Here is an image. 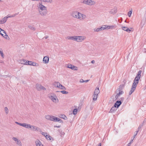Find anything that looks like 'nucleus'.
<instances>
[{
    "mask_svg": "<svg viewBox=\"0 0 146 146\" xmlns=\"http://www.w3.org/2000/svg\"><path fill=\"white\" fill-rule=\"evenodd\" d=\"M141 71H139L136 77H135L133 83L132 84L131 90L129 93V95H131L135 90L137 85L138 83L139 80L140 78L141 74Z\"/></svg>",
    "mask_w": 146,
    "mask_h": 146,
    "instance_id": "f257e3e1",
    "label": "nucleus"
},
{
    "mask_svg": "<svg viewBox=\"0 0 146 146\" xmlns=\"http://www.w3.org/2000/svg\"><path fill=\"white\" fill-rule=\"evenodd\" d=\"M49 98L54 103H56L58 101L56 95L54 93H51L48 95Z\"/></svg>",
    "mask_w": 146,
    "mask_h": 146,
    "instance_id": "f03ea898",
    "label": "nucleus"
},
{
    "mask_svg": "<svg viewBox=\"0 0 146 146\" xmlns=\"http://www.w3.org/2000/svg\"><path fill=\"white\" fill-rule=\"evenodd\" d=\"M81 3L90 6L94 5L96 3L95 1L92 0H84L81 1Z\"/></svg>",
    "mask_w": 146,
    "mask_h": 146,
    "instance_id": "7ed1b4c3",
    "label": "nucleus"
},
{
    "mask_svg": "<svg viewBox=\"0 0 146 146\" xmlns=\"http://www.w3.org/2000/svg\"><path fill=\"white\" fill-rule=\"evenodd\" d=\"M19 13H16L15 14L12 15H8L7 17H5L3 18L2 20H0V24H3L5 23L7 21V19L9 17H15L16 15H17Z\"/></svg>",
    "mask_w": 146,
    "mask_h": 146,
    "instance_id": "20e7f679",
    "label": "nucleus"
},
{
    "mask_svg": "<svg viewBox=\"0 0 146 146\" xmlns=\"http://www.w3.org/2000/svg\"><path fill=\"white\" fill-rule=\"evenodd\" d=\"M50 119L49 120L52 121L54 122H60V123H62V120L59 118L57 117L52 115H51Z\"/></svg>",
    "mask_w": 146,
    "mask_h": 146,
    "instance_id": "39448f33",
    "label": "nucleus"
},
{
    "mask_svg": "<svg viewBox=\"0 0 146 146\" xmlns=\"http://www.w3.org/2000/svg\"><path fill=\"white\" fill-rule=\"evenodd\" d=\"M86 37L82 36H76L75 41L78 42H81L84 40Z\"/></svg>",
    "mask_w": 146,
    "mask_h": 146,
    "instance_id": "423d86ee",
    "label": "nucleus"
},
{
    "mask_svg": "<svg viewBox=\"0 0 146 146\" xmlns=\"http://www.w3.org/2000/svg\"><path fill=\"white\" fill-rule=\"evenodd\" d=\"M36 89L38 91L41 90H46V88L40 84H37L36 85Z\"/></svg>",
    "mask_w": 146,
    "mask_h": 146,
    "instance_id": "0eeeda50",
    "label": "nucleus"
},
{
    "mask_svg": "<svg viewBox=\"0 0 146 146\" xmlns=\"http://www.w3.org/2000/svg\"><path fill=\"white\" fill-rule=\"evenodd\" d=\"M86 17V16L85 15L78 12L77 18H78L80 20H83Z\"/></svg>",
    "mask_w": 146,
    "mask_h": 146,
    "instance_id": "6e6552de",
    "label": "nucleus"
},
{
    "mask_svg": "<svg viewBox=\"0 0 146 146\" xmlns=\"http://www.w3.org/2000/svg\"><path fill=\"white\" fill-rule=\"evenodd\" d=\"M12 139L15 141V143L17 145L19 146H22V144L20 140L15 137H13Z\"/></svg>",
    "mask_w": 146,
    "mask_h": 146,
    "instance_id": "1a4fd4ad",
    "label": "nucleus"
},
{
    "mask_svg": "<svg viewBox=\"0 0 146 146\" xmlns=\"http://www.w3.org/2000/svg\"><path fill=\"white\" fill-rule=\"evenodd\" d=\"M40 14L42 16L46 15L48 12L47 10H39Z\"/></svg>",
    "mask_w": 146,
    "mask_h": 146,
    "instance_id": "9d476101",
    "label": "nucleus"
},
{
    "mask_svg": "<svg viewBox=\"0 0 146 146\" xmlns=\"http://www.w3.org/2000/svg\"><path fill=\"white\" fill-rule=\"evenodd\" d=\"M117 92H119L115 96V98L117 99L120 95L122 94L123 93V92L120 89H117Z\"/></svg>",
    "mask_w": 146,
    "mask_h": 146,
    "instance_id": "9b49d317",
    "label": "nucleus"
},
{
    "mask_svg": "<svg viewBox=\"0 0 146 146\" xmlns=\"http://www.w3.org/2000/svg\"><path fill=\"white\" fill-rule=\"evenodd\" d=\"M22 126L26 128L29 129L31 128V125L26 123H22Z\"/></svg>",
    "mask_w": 146,
    "mask_h": 146,
    "instance_id": "f8f14e48",
    "label": "nucleus"
},
{
    "mask_svg": "<svg viewBox=\"0 0 146 146\" xmlns=\"http://www.w3.org/2000/svg\"><path fill=\"white\" fill-rule=\"evenodd\" d=\"M49 60V57L46 56L44 57L43 58V62L45 64H47Z\"/></svg>",
    "mask_w": 146,
    "mask_h": 146,
    "instance_id": "ddd939ff",
    "label": "nucleus"
},
{
    "mask_svg": "<svg viewBox=\"0 0 146 146\" xmlns=\"http://www.w3.org/2000/svg\"><path fill=\"white\" fill-rule=\"evenodd\" d=\"M122 102L120 101H117L115 104L114 106L116 108H118L121 104Z\"/></svg>",
    "mask_w": 146,
    "mask_h": 146,
    "instance_id": "4468645a",
    "label": "nucleus"
},
{
    "mask_svg": "<svg viewBox=\"0 0 146 146\" xmlns=\"http://www.w3.org/2000/svg\"><path fill=\"white\" fill-rule=\"evenodd\" d=\"M66 39L75 41L76 36H68L66 38Z\"/></svg>",
    "mask_w": 146,
    "mask_h": 146,
    "instance_id": "2eb2a0df",
    "label": "nucleus"
},
{
    "mask_svg": "<svg viewBox=\"0 0 146 146\" xmlns=\"http://www.w3.org/2000/svg\"><path fill=\"white\" fill-rule=\"evenodd\" d=\"M35 143L36 146H44L43 145L38 139L37 140L35 141Z\"/></svg>",
    "mask_w": 146,
    "mask_h": 146,
    "instance_id": "dca6fc26",
    "label": "nucleus"
},
{
    "mask_svg": "<svg viewBox=\"0 0 146 146\" xmlns=\"http://www.w3.org/2000/svg\"><path fill=\"white\" fill-rule=\"evenodd\" d=\"M122 29L124 31H125L128 33H130L131 30L129 29V28L127 27H121Z\"/></svg>",
    "mask_w": 146,
    "mask_h": 146,
    "instance_id": "f3484780",
    "label": "nucleus"
},
{
    "mask_svg": "<svg viewBox=\"0 0 146 146\" xmlns=\"http://www.w3.org/2000/svg\"><path fill=\"white\" fill-rule=\"evenodd\" d=\"M78 13L77 11L73 12L71 14L72 16L74 17L77 18Z\"/></svg>",
    "mask_w": 146,
    "mask_h": 146,
    "instance_id": "a211bd4d",
    "label": "nucleus"
},
{
    "mask_svg": "<svg viewBox=\"0 0 146 146\" xmlns=\"http://www.w3.org/2000/svg\"><path fill=\"white\" fill-rule=\"evenodd\" d=\"M60 83L59 82H55L54 83V86L56 87L59 88L60 85Z\"/></svg>",
    "mask_w": 146,
    "mask_h": 146,
    "instance_id": "6ab92c4d",
    "label": "nucleus"
},
{
    "mask_svg": "<svg viewBox=\"0 0 146 146\" xmlns=\"http://www.w3.org/2000/svg\"><path fill=\"white\" fill-rule=\"evenodd\" d=\"M115 108L116 107H115L114 106H113L110 111L109 113H113L116 110Z\"/></svg>",
    "mask_w": 146,
    "mask_h": 146,
    "instance_id": "aec40b11",
    "label": "nucleus"
},
{
    "mask_svg": "<svg viewBox=\"0 0 146 146\" xmlns=\"http://www.w3.org/2000/svg\"><path fill=\"white\" fill-rule=\"evenodd\" d=\"M100 91L99 89V88H96V89H95V91L94 92V93L97 95H98V94L100 93Z\"/></svg>",
    "mask_w": 146,
    "mask_h": 146,
    "instance_id": "412c9836",
    "label": "nucleus"
},
{
    "mask_svg": "<svg viewBox=\"0 0 146 146\" xmlns=\"http://www.w3.org/2000/svg\"><path fill=\"white\" fill-rule=\"evenodd\" d=\"M20 62L21 64L26 65L27 64V61L25 60H20Z\"/></svg>",
    "mask_w": 146,
    "mask_h": 146,
    "instance_id": "4be33fe9",
    "label": "nucleus"
},
{
    "mask_svg": "<svg viewBox=\"0 0 146 146\" xmlns=\"http://www.w3.org/2000/svg\"><path fill=\"white\" fill-rule=\"evenodd\" d=\"M98 95L94 94L93 95V100L94 101H96L97 100Z\"/></svg>",
    "mask_w": 146,
    "mask_h": 146,
    "instance_id": "5701e85b",
    "label": "nucleus"
},
{
    "mask_svg": "<svg viewBox=\"0 0 146 146\" xmlns=\"http://www.w3.org/2000/svg\"><path fill=\"white\" fill-rule=\"evenodd\" d=\"M117 12V10H111L109 11L110 13L112 14H114L116 13Z\"/></svg>",
    "mask_w": 146,
    "mask_h": 146,
    "instance_id": "b1692460",
    "label": "nucleus"
},
{
    "mask_svg": "<svg viewBox=\"0 0 146 146\" xmlns=\"http://www.w3.org/2000/svg\"><path fill=\"white\" fill-rule=\"evenodd\" d=\"M35 131H38L40 132H42V130L40 128L36 127V129Z\"/></svg>",
    "mask_w": 146,
    "mask_h": 146,
    "instance_id": "393cba45",
    "label": "nucleus"
},
{
    "mask_svg": "<svg viewBox=\"0 0 146 146\" xmlns=\"http://www.w3.org/2000/svg\"><path fill=\"white\" fill-rule=\"evenodd\" d=\"M39 7L40 9H44L46 8L45 6L42 5L41 4H40Z\"/></svg>",
    "mask_w": 146,
    "mask_h": 146,
    "instance_id": "a878e982",
    "label": "nucleus"
},
{
    "mask_svg": "<svg viewBox=\"0 0 146 146\" xmlns=\"http://www.w3.org/2000/svg\"><path fill=\"white\" fill-rule=\"evenodd\" d=\"M28 27L30 29L33 31H35V28L32 26L29 25L28 26Z\"/></svg>",
    "mask_w": 146,
    "mask_h": 146,
    "instance_id": "bb28decb",
    "label": "nucleus"
},
{
    "mask_svg": "<svg viewBox=\"0 0 146 146\" xmlns=\"http://www.w3.org/2000/svg\"><path fill=\"white\" fill-rule=\"evenodd\" d=\"M36 126H35L34 125H31V128H30L31 129L32 131H35V130L36 128Z\"/></svg>",
    "mask_w": 146,
    "mask_h": 146,
    "instance_id": "cd10ccee",
    "label": "nucleus"
},
{
    "mask_svg": "<svg viewBox=\"0 0 146 146\" xmlns=\"http://www.w3.org/2000/svg\"><path fill=\"white\" fill-rule=\"evenodd\" d=\"M5 35L3 36L6 39L9 40V37L6 34V32H5V33H4Z\"/></svg>",
    "mask_w": 146,
    "mask_h": 146,
    "instance_id": "c85d7f7f",
    "label": "nucleus"
},
{
    "mask_svg": "<svg viewBox=\"0 0 146 146\" xmlns=\"http://www.w3.org/2000/svg\"><path fill=\"white\" fill-rule=\"evenodd\" d=\"M71 69L74 70H78V68L76 66L73 65Z\"/></svg>",
    "mask_w": 146,
    "mask_h": 146,
    "instance_id": "c756f323",
    "label": "nucleus"
},
{
    "mask_svg": "<svg viewBox=\"0 0 146 146\" xmlns=\"http://www.w3.org/2000/svg\"><path fill=\"white\" fill-rule=\"evenodd\" d=\"M58 88L63 90H66L65 87L64 86L62 85L61 84H60V85Z\"/></svg>",
    "mask_w": 146,
    "mask_h": 146,
    "instance_id": "7c9ffc66",
    "label": "nucleus"
},
{
    "mask_svg": "<svg viewBox=\"0 0 146 146\" xmlns=\"http://www.w3.org/2000/svg\"><path fill=\"white\" fill-rule=\"evenodd\" d=\"M58 88L63 90H66L65 87L64 86L62 85L61 84H60V85Z\"/></svg>",
    "mask_w": 146,
    "mask_h": 146,
    "instance_id": "2f4dec72",
    "label": "nucleus"
},
{
    "mask_svg": "<svg viewBox=\"0 0 146 146\" xmlns=\"http://www.w3.org/2000/svg\"><path fill=\"white\" fill-rule=\"evenodd\" d=\"M0 54H1V57L3 58L4 57V54L3 53V50H2V49H1V48L0 49Z\"/></svg>",
    "mask_w": 146,
    "mask_h": 146,
    "instance_id": "473e14b6",
    "label": "nucleus"
},
{
    "mask_svg": "<svg viewBox=\"0 0 146 146\" xmlns=\"http://www.w3.org/2000/svg\"><path fill=\"white\" fill-rule=\"evenodd\" d=\"M4 110L5 113L7 114L8 113L9 110L7 107H5L4 108Z\"/></svg>",
    "mask_w": 146,
    "mask_h": 146,
    "instance_id": "72a5a7b5",
    "label": "nucleus"
},
{
    "mask_svg": "<svg viewBox=\"0 0 146 146\" xmlns=\"http://www.w3.org/2000/svg\"><path fill=\"white\" fill-rule=\"evenodd\" d=\"M46 138L48 140H51L52 137H50L49 135H47L46 136Z\"/></svg>",
    "mask_w": 146,
    "mask_h": 146,
    "instance_id": "f704fd0d",
    "label": "nucleus"
},
{
    "mask_svg": "<svg viewBox=\"0 0 146 146\" xmlns=\"http://www.w3.org/2000/svg\"><path fill=\"white\" fill-rule=\"evenodd\" d=\"M100 30H104V29H107L106 27V25H103L102 27L100 28Z\"/></svg>",
    "mask_w": 146,
    "mask_h": 146,
    "instance_id": "c9c22d12",
    "label": "nucleus"
},
{
    "mask_svg": "<svg viewBox=\"0 0 146 146\" xmlns=\"http://www.w3.org/2000/svg\"><path fill=\"white\" fill-rule=\"evenodd\" d=\"M51 115H46L45 116V118L47 120H49L50 119V117Z\"/></svg>",
    "mask_w": 146,
    "mask_h": 146,
    "instance_id": "e433bc0d",
    "label": "nucleus"
},
{
    "mask_svg": "<svg viewBox=\"0 0 146 146\" xmlns=\"http://www.w3.org/2000/svg\"><path fill=\"white\" fill-rule=\"evenodd\" d=\"M60 117L61 118H62L65 120L66 119H67V117L64 115H61V116Z\"/></svg>",
    "mask_w": 146,
    "mask_h": 146,
    "instance_id": "4c0bfd02",
    "label": "nucleus"
},
{
    "mask_svg": "<svg viewBox=\"0 0 146 146\" xmlns=\"http://www.w3.org/2000/svg\"><path fill=\"white\" fill-rule=\"evenodd\" d=\"M94 31H95V32L100 31H101L100 28H95L94 29Z\"/></svg>",
    "mask_w": 146,
    "mask_h": 146,
    "instance_id": "58836bf2",
    "label": "nucleus"
},
{
    "mask_svg": "<svg viewBox=\"0 0 146 146\" xmlns=\"http://www.w3.org/2000/svg\"><path fill=\"white\" fill-rule=\"evenodd\" d=\"M33 62L30 61H27V64L26 65H32Z\"/></svg>",
    "mask_w": 146,
    "mask_h": 146,
    "instance_id": "ea45409f",
    "label": "nucleus"
},
{
    "mask_svg": "<svg viewBox=\"0 0 146 146\" xmlns=\"http://www.w3.org/2000/svg\"><path fill=\"white\" fill-rule=\"evenodd\" d=\"M78 110L77 109H75L73 111V114L74 115H75L77 113Z\"/></svg>",
    "mask_w": 146,
    "mask_h": 146,
    "instance_id": "a19ab883",
    "label": "nucleus"
},
{
    "mask_svg": "<svg viewBox=\"0 0 146 146\" xmlns=\"http://www.w3.org/2000/svg\"><path fill=\"white\" fill-rule=\"evenodd\" d=\"M132 10H131V11H129L128 12L127 15L129 17H131V14L132 13Z\"/></svg>",
    "mask_w": 146,
    "mask_h": 146,
    "instance_id": "79ce46f5",
    "label": "nucleus"
},
{
    "mask_svg": "<svg viewBox=\"0 0 146 146\" xmlns=\"http://www.w3.org/2000/svg\"><path fill=\"white\" fill-rule=\"evenodd\" d=\"M41 133L42 135H44V136L46 137V136L47 135V133L45 132H42H42H40Z\"/></svg>",
    "mask_w": 146,
    "mask_h": 146,
    "instance_id": "37998d69",
    "label": "nucleus"
},
{
    "mask_svg": "<svg viewBox=\"0 0 146 146\" xmlns=\"http://www.w3.org/2000/svg\"><path fill=\"white\" fill-rule=\"evenodd\" d=\"M62 93L63 94H68V92L64 90H63L62 91L60 92Z\"/></svg>",
    "mask_w": 146,
    "mask_h": 146,
    "instance_id": "c03bdc74",
    "label": "nucleus"
},
{
    "mask_svg": "<svg viewBox=\"0 0 146 146\" xmlns=\"http://www.w3.org/2000/svg\"><path fill=\"white\" fill-rule=\"evenodd\" d=\"M109 29H112L114 28H116L115 26H114V25L109 26Z\"/></svg>",
    "mask_w": 146,
    "mask_h": 146,
    "instance_id": "a18cd8bd",
    "label": "nucleus"
},
{
    "mask_svg": "<svg viewBox=\"0 0 146 146\" xmlns=\"http://www.w3.org/2000/svg\"><path fill=\"white\" fill-rule=\"evenodd\" d=\"M73 65L72 64H70V65H67L66 67L67 68H70L71 69L72 68V66Z\"/></svg>",
    "mask_w": 146,
    "mask_h": 146,
    "instance_id": "49530a36",
    "label": "nucleus"
},
{
    "mask_svg": "<svg viewBox=\"0 0 146 146\" xmlns=\"http://www.w3.org/2000/svg\"><path fill=\"white\" fill-rule=\"evenodd\" d=\"M124 87V85H121L119 86V88L118 89H120V90H121Z\"/></svg>",
    "mask_w": 146,
    "mask_h": 146,
    "instance_id": "de8ad7c7",
    "label": "nucleus"
},
{
    "mask_svg": "<svg viewBox=\"0 0 146 146\" xmlns=\"http://www.w3.org/2000/svg\"><path fill=\"white\" fill-rule=\"evenodd\" d=\"M139 131V130H138L136 131V133L134 134V136H133V140L134 139V138H135V136L137 135V133Z\"/></svg>",
    "mask_w": 146,
    "mask_h": 146,
    "instance_id": "09e8293b",
    "label": "nucleus"
},
{
    "mask_svg": "<svg viewBox=\"0 0 146 146\" xmlns=\"http://www.w3.org/2000/svg\"><path fill=\"white\" fill-rule=\"evenodd\" d=\"M40 1H42L44 2H50V0H41Z\"/></svg>",
    "mask_w": 146,
    "mask_h": 146,
    "instance_id": "8fccbe9b",
    "label": "nucleus"
},
{
    "mask_svg": "<svg viewBox=\"0 0 146 146\" xmlns=\"http://www.w3.org/2000/svg\"><path fill=\"white\" fill-rule=\"evenodd\" d=\"M133 139H131L129 143L128 144V145L127 146H130L131 145V144L133 142Z\"/></svg>",
    "mask_w": 146,
    "mask_h": 146,
    "instance_id": "3c124183",
    "label": "nucleus"
},
{
    "mask_svg": "<svg viewBox=\"0 0 146 146\" xmlns=\"http://www.w3.org/2000/svg\"><path fill=\"white\" fill-rule=\"evenodd\" d=\"M37 64H36V63L33 62H32V65L33 66H37Z\"/></svg>",
    "mask_w": 146,
    "mask_h": 146,
    "instance_id": "603ef678",
    "label": "nucleus"
},
{
    "mask_svg": "<svg viewBox=\"0 0 146 146\" xmlns=\"http://www.w3.org/2000/svg\"><path fill=\"white\" fill-rule=\"evenodd\" d=\"M15 123H16L17 124L19 125L22 126V123H19V122H16V121L15 122Z\"/></svg>",
    "mask_w": 146,
    "mask_h": 146,
    "instance_id": "864d4df0",
    "label": "nucleus"
},
{
    "mask_svg": "<svg viewBox=\"0 0 146 146\" xmlns=\"http://www.w3.org/2000/svg\"><path fill=\"white\" fill-rule=\"evenodd\" d=\"M124 100V98L122 97L120 98V99L119 100H120L119 101H121V102H123Z\"/></svg>",
    "mask_w": 146,
    "mask_h": 146,
    "instance_id": "5fc2aeb1",
    "label": "nucleus"
},
{
    "mask_svg": "<svg viewBox=\"0 0 146 146\" xmlns=\"http://www.w3.org/2000/svg\"><path fill=\"white\" fill-rule=\"evenodd\" d=\"M0 30L2 31L3 32V33H5V31H4V30L2 29L1 28H0Z\"/></svg>",
    "mask_w": 146,
    "mask_h": 146,
    "instance_id": "6e6d98bb",
    "label": "nucleus"
},
{
    "mask_svg": "<svg viewBox=\"0 0 146 146\" xmlns=\"http://www.w3.org/2000/svg\"><path fill=\"white\" fill-rule=\"evenodd\" d=\"M106 25V28H107L106 29H109V26H108V25Z\"/></svg>",
    "mask_w": 146,
    "mask_h": 146,
    "instance_id": "4d7b16f0",
    "label": "nucleus"
},
{
    "mask_svg": "<svg viewBox=\"0 0 146 146\" xmlns=\"http://www.w3.org/2000/svg\"><path fill=\"white\" fill-rule=\"evenodd\" d=\"M143 52L145 53L146 52V48H144L143 49Z\"/></svg>",
    "mask_w": 146,
    "mask_h": 146,
    "instance_id": "13d9d810",
    "label": "nucleus"
},
{
    "mask_svg": "<svg viewBox=\"0 0 146 146\" xmlns=\"http://www.w3.org/2000/svg\"><path fill=\"white\" fill-rule=\"evenodd\" d=\"M80 82L81 83L84 82V80L82 79H81L80 81Z\"/></svg>",
    "mask_w": 146,
    "mask_h": 146,
    "instance_id": "bf43d9fd",
    "label": "nucleus"
},
{
    "mask_svg": "<svg viewBox=\"0 0 146 146\" xmlns=\"http://www.w3.org/2000/svg\"><path fill=\"white\" fill-rule=\"evenodd\" d=\"M60 126H54V127H57V128H60Z\"/></svg>",
    "mask_w": 146,
    "mask_h": 146,
    "instance_id": "052dcab7",
    "label": "nucleus"
},
{
    "mask_svg": "<svg viewBox=\"0 0 146 146\" xmlns=\"http://www.w3.org/2000/svg\"><path fill=\"white\" fill-rule=\"evenodd\" d=\"M95 62V61L94 60H92L91 61V63L92 64H94Z\"/></svg>",
    "mask_w": 146,
    "mask_h": 146,
    "instance_id": "680f3d73",
    "label": "nucleus"
},
{
    "mask_svg": "<svg viewBox=\"0 0 146 146\" xmlns=\"http://www.w3.org/2000/svg\"><path fill=\"white\" fill-rule=\"evenodd\" d=\"M101 146V143H99L98 145L97 146Z\"/></svg>",
    "mask_w": 146,
    "mask_h": 146,
    "instance_id": "e2e57ef3",
    "label": "nucleus"
},
{
    "mask_svg": "<svg viewBox=\"0 0 146 146\" xmlns=\"http://www.w3.org/2000/svg\"><path fill=\"white\" fill-rule=\"evenodd\" d=\"M89 81L88 80H84V82H87Z\"/></svg>",
    "mask_w": 146,
    "mask_h": 146,
    "instance_id": "0e129e2a",
    "label": "nucleus"
},
{
    "mask_svg": "<svg viewBox=\"0 0 146 146\" xmlns=\"http://www.w3.org/2000/svg\"><path fill=\"white\" fill-rule=\"evenodd\" d=\"M48 37V36H45V37H44L45 39H47Z\"/></svg>",
    "mask_w": 146,
    "mask_h": 146,
    "instance_id": "69168bd1",
    "label": "nucleus"
},
{
    "mask_svg": "<svg viewBox=\"0 0 146 146\" xmlns=\"http://www.w3.org/2000/svg\"><path fill=\"white\" fill-rule=\"evenodd\" d=\"M0 34L2 36H3V34L1 32L0 33Z\"/></svg>",
    "mask_w": 146,
    "mask_h": 146,
    "instance_id": "338daca9",
    "label": "nucleus"
},
{
    "mask_svg": "<svg viewBox=\"0 0 146 146\" xmlns=\"http://www.w3.org/2000/svg\"><path fill=\"white\" fill-rule=\"evenodd\" d=\"M141 126H140V125L139 126V127H138V130H139V129L141 128Z\"/></svg>",
    "mask_w": 146,
    "mask_h": 146,
    "instance_id": "774afa93",
    "label": "nucleus"
}]
</instances>
